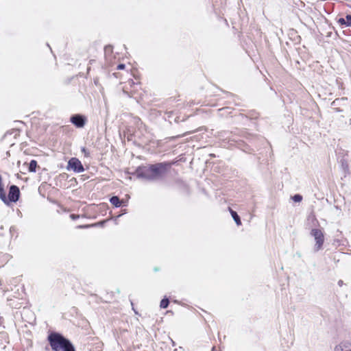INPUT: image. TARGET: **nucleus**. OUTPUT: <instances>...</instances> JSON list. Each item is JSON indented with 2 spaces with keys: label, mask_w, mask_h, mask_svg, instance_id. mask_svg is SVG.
Returning a JSON list of instances; mask_svg holds the SVG:
<instances>
[{
  "label": "nucleus",
  "mask_w": 351,
  "mask_h": 351,
  "mask_svg": "<svg viewBox=\"0 0 351 351\" xmlns=\"http://www.w3.org/2000/svg\"><path fill=\"white\" fill-rule=\"evenodd\" d=\"M171 166V163L168 162L143 165L136 169L135 173L138 178L151 182L158 181L164 178Z\"/></svg>",
  "instance_id": "obj_1"
},
{
  "label": "nucleus",
  "mask_w": 351,
  "mask_h": 351,
  "mask_svg": "<svg viewBox=\"0 0 351 351\" xmlns=\"http://www.w3.org/2000/svg\"><path fill=\"white\" fill-rule=\"evenodd\" d=\"M292 199L295 202H300L302 201V196L300 195V194H296L295 195H293L292 197Z\"/></svg>",
  "instance_id": "obj_14"
},
{
  "label": "nucleus",
  "mask_w": 351,
  "mask_h": 351,
  "mask_svg": "<svg viewBox=\"0 0 351 351\" xmlns=\"http://www.w3.org/2000/svg\"><path fill=\"white\" fill-rule=\"evenodd\" d=\"M70 217L73 219V220H75L77 219H78L80 217V216L78 215H75V214H71L70 215Z\"/></svg>",
  "instance_id": "obj_16"
},
{
  "label": "nucleus",
  "mask_w": 351,
  "mask_h": 351,
  "mask_svg": "<svg viewBox=\"0 0 351 351\" xmlns=\"http://www.w3.org/2000/svg\"><path fill=\"white\" fill-rule=\"evenodd\" d=\"M342 285H343V281L341 280H339L338 281V285L341 287V286H342Z\"/></svg>",
  "instance_id": "obj_19"
},
{
  "label": "nucleus",
  "mask_w": 351,
  "mask_h": 351,
  "mask_svg": "<svg viewBox=\"0 0 351 351\" xmlns=\"http://www.w3.org/2000/svg\"><path fill=\"white\" fill-rule=\"evenodd\" d=\"M350 8H351V5H350Z\"/></svg>",
  "instance_id": "obj_20"
},
{
  "label": "nucleus",
  "mask_w": 351,
  "mask_h": 351,
  "mask_svg": "<svg viewBox=\"0 0 351 351\" xmlns=\"http://www.w3.org/2000/svg\"><path fill=\"white\" fill-rule=\"evenodd\" d=\"M311 235L314 237L315 245L314 251L317 252L322 249L324 242V235L322 230L313 228L311 231Z\"/></svg>",
  "instance_id": "obj_3"
},
{
  "label": "nucleus",
  "mask_w": 351,
  "mask_h": 351,
  "mask_svg": "<svg viewBox=\"0 0 351 351\" xmlns=\"http://www.w3.org/2000/svg\"><path fill=\"white\" fill-rule=\"evenodd\" d=\"M125 64H119L118 66H117V69L118 70H122L125 68Z\"/></svg>",
  "instance_id": "obj_18"
},
{
  "label": "nucleus",
  "mask_w": 351,
  "mask_h": 351,
  "mask_svg": "<svg viewBox=\"0 0 351 351\" xmlns=\"http://www.w3.org/2000/svg\"><path fill=\"white\" fill-rule=\"evenodd\" d=\"M95 224H92V225H84V226H79L78 228H88L90 226H95Z\"/></svg>",
  "instance_id": "obj_17"
},
{
  "label": "nucleus",
  "mask_w": 351,
  "mask_h": 351,
  "mask_svg": "<svg viewBox=\"0 0 351 351\" xmlns=\"http://www.w3.org/2000/svg\"><path fill=\"white\" fill-rule=\"evenodd\" d=\"M338 23L341 25H346V26H351V15L348 14L346 16V19L343 18H340L338 20Z\"/></svg>",
  "instance_id": "obj_9"
},
{
  "label": "nucleus",
  "mask_w": 351,
  "mask_h": 351,
  "mask_svg": "<svg viewBox=\"0 0 351 351\" xmlns=\"http://www.w3.org/2000/svg\"><path fill=\"white\" fill-rule=\"evenodd\" d=\"M37 167V162L35 160H32L29 164V171L30 172H36Z\"/></svg>",
  "instance_id": "obj_11"
},
{
  "label": "nucleus",
  "mask_w": 351,
  "mask_h": 351,
  "mask_svg": "<svg viewBox=\"0 0 351 351\" xmlns=\"http://www.w3.org/2000/svg\"><path fill=\"white\" fill-rule=\"evenodd\" d=\"M230 213H231V215H232L234 221L237 223V226L241 225V221L240 217L238 215L237 212H235V211H234V210L230 209Z\"/></svg>",
  "instance_id": "obj_10"
},
{
  "label": "nucleus",
  "mask_w": 351,
  "mask_h": 351,
  "mask_svg": "<svg viewBox=\"0 0 351 351\" xmlns=\"http://www.w3.org/2000/svg\"><path fill=\"white\" fill-rule=\"evenodd\" d=\"M110 202L115 207H120L122 204V201L117 196L110 197Z\"/></svg>",
  "instance_id": "obj_8"
},
{
  "label": "nucleus",
  "mask_w": 351,
  "mask_h": 351,
  "mask_svg": "<svg viewBox=\"0 0 351 351\" xmlns=\"http://www.w3.org/2000/svg\"><path fill=\"white\" fill-rule=\"evenodd\" d=\"M71 122L77 128H83L86 122V119L84 116L77 114L71 116L70 119Z\"/></svg>",
  "instance_id": "obj_6"
},
{
  "label": "nucleus",
  "mask_w": 351,
  "mask_h": 351,
  "mask_svg": "<svg viewBox=\"0 0 351 351\" xmlns=\"http://www.w3.org/2000/svg\"><path fill=\"white\" fill-rule=\"evenodd\" d=\"M82 152L84 153V156L88 157L89 156V152L86 150L85 147L82 148Z\"/></svg>",
  "instance_id": "obj_15"
},
{
  "label": "nucleus",
  "mask_w": 351,
  "mask_h": 351,
  "mask_svg": "<svg viewBox=\"0 0 351 351\" xmlns=\"http://www.w3.org/2000/svg\"><path fill=\"white\" fill-rule=\"evenodd\" d=\"M176 351V350H175Z\"/></svg>",
  "instance_id": "obj_21"
},
{
  "label": "nucleus",
  "mask_w": 351,
  "mask_h": 351,
  "mask_svg": "<svg viewBox=\"0 0 351 351\" xmlns=\"http://www.w3.org/2000/svg\"><path fill=\"white\" fill-rule=\"evenodd\" d=\"M20 196V191L17 186L11 185L10 186L8 196L7 199L8 200V204L10 202H16L19 200Z\"/></svg>",
  "instance_id": "obj_5"
},
{
  "label": "nucleus",
  "mask_w": 351,
  "mask_h": 351,
  "mask_svg": "<svg viewBox=\"0 0 351 351\" xmlns=\"http://www.w3.org/2000/svg\"><path fill=\"white\" fill-rule=\"evenodd\" d=\"M66 169L68 170H73L75 173L84 171V168L81 161L77 158H71L69 160Z\"/></svg>",
  "instance_id": "obj_4"
},
{
  "label": "nucleus",
  "mask_w": 351,
  "mask_h": 351,
  "mask_svg": "<svg viewBox=\"0 0 351 351\" xmlns=\"http://www.w3.org/2000/svg\"><path fill=\"white\" fill-rule=\"evenodd\" d=\"M335 351H351V343L347 341L341 342L335 346Z\"/></svg>",
  "instance_id": "obj_7"
},
{
  "label": "nucleus",
  "mask_w": 351,
  "mask_h": 351,
  "mask_svg": "<svg viewBox=\"0 0 351 351\" xmlns=\"http://www.w3.org/2000/svg\"><path fill=\"white\" fill-rule=\"evenodd\" d=\"M169 304V300L168 298H163L161 302H160V308H166L168 307Z\"/></svg>",
  "instance_id": "obj_12"
},
{
  "label": "nucleus",
  "mask_w": 351,
  "mask_h": 351,
  "mask_svg": "<svg viewBox=\"0 0 351 351\" xmlns=\"http://www.w3.org/2000/svg\"><path fill=\"white\" fill-rule=\"evenodd\" d=\"M47 340L53 351H75L70 340L59 332H51Z\"/></svg>",
  "instance_id": "obj_2"
},
{
  "label": "nucleus",
  "mask_w": 351,
  "mask_h": 351,
  "mask_svg": "<svg viewBox=\"0 0 351 351\" xmlns=\"http://www.w3.org/2000/svg\"><path fill=\"white\" fill-rule=\"evenodd\" d=\"M104 53L106 57L110 56L112 53V47L111 45L105 47Z\"/></svg>",
  "instance_id": "obj_13"
}]
</instances>
